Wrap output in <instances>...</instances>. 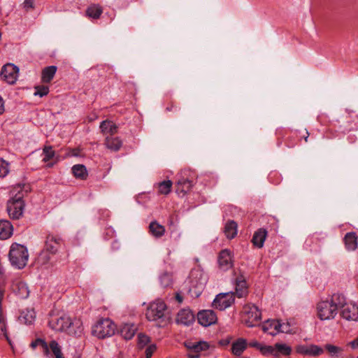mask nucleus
Instances as JSON below:
<instances>
[{
  "label": "nucleus",
  "mask_w": 358,
  "mask_h": 358,
  "mask_svg": "<svg viewBox=\"0 0 358 358\" xmlns=\"http://www.w3.org/2000/svg\"><path fill=\"white\" fill-rule=\"evenodd\" d=\"M343 299V295L334 294L330 301H322L317 304V315L322 320H331L337 315L341 301Z\"/></svg>",
  "instance_id": "obj_1"
},
{
  "label": "nucleus",
  "mask_w": 358,
  "mask_h": 358,
  "mask_svg": "<svg viewBox=\"0 0 358 358\" xmlns=\"http://www.w3.org/2000/svg\"><path fill=\"white\" fill-rule=\"evenodd\" d=\"M8 259L10 264L18 269H22L27 264L29 252L26 246L14 243L10 245Z\"/></svg>",
  "instance_id": "obj_2"
},
{
  "label": "nucleus",
  "mask_w": 358,
  "mask_h": 358,
  "mask_svg": "<svg viewBox=\"0 0 358 358\" xmlns=\"http://www.w3.org/2000/svg\"><path fill=\"white\" fill-rule=\"evenodd\" d=\"M15 192H17L8 201L7 212L11 219L18 220L22 216L24 208V194L20 187L15 188L12 194Z\"/></svg>",
  "instance_id": "obj_3"
},
{
  "label": "nucleus",
  "mask_w": 358,
  "mask_h": 358,
  "mask_svg": "<svg viewBox=\"0 0 358 358\" xmlns=\"http://www.w3.org/2000/svg\"><path fill=\"white\" fill-rule=\"evenodd\" d=\"M116 329V325L109 318L99 320L92 327V333L99 338L112 336Z\"/></svg>",
  "instance_id": "obj_4"
},
{
  "label": "nucleus",
  "mask_w": 358,
  "mask_h": 358,
  "mask_svg": "<svg viewBox=\"0 0 358 358\" xmlns=\"http://www.w3.org/2000/svg\"><path fill=\"white\" fill-rule=\"evenodd\" d=\"M262 318V313L257 306L254 304H248L243 309V322L249 327L257 325Z\"/></svg>",
  "instance_id": "obj_5"
},
{
  "label": "nucleus",
  "mask_w": 358,
  "mask_h": 358,
  "mask_svg": "<svg viewBox=\"0 0 358 358\" xmlns=\"http://www.w3.org/2000/svg\"><path fill=\"white\" fill-rule=\"evenodd\" d=\"M166 306L164 301H157L152 303L147 309L146 317L150 321H157L164 316Z\"/></svg>",
  "instance_id": "obj_6"
},
{
  "label": "nucleus",
  "mask_w": 358,
  "mask_h": 358,
  "mask_svg": "<svg viewBox=\"0 0 358 358\" xmlns=\"http://www.w3.org/2000/svg\"><path fill=\"white\" fill-rule=\"evenodd\" d=\"M191 286L189 292L199 297L204 288L205 280L202 278V273L199 271H192L189 275Z\"/></svg>",
  "instance_id": "obj_7"
},
{
  "label": "nucleus",
  "mask_w": 358,
  "mask_h": 358,
  "mask_svg": "<svg viewBox=\"0 0 358 358\" xmlns=\"http://www.w3.org/2000/svg\"><path fill=\"white\" fill-rule=\"evenodd\" d=\"M341 303L339 308L341 309V316L348 321H357L358 320V306L352 303H345L344 296Z\"/></svg>",
  "instance_id": "obj_8"
},
{
  "label": "nucleus",
  "mask_w": 358,
  "mask_h": 358,
  "mask_svg": "<svg viewBox=\"0 0 358 358\" xmlns=\"http://www.w3.org/2000/svg\"><path fill=\"white\" fill-rule=\"evenodd\" d=\"M234 302L233 292L220 293L213 301V306L220 310H224L230 307Z\"/></svg>",
  "instance_id": "obj_9"
},
{
  "label": "nucleus",
  "mask_w": 358,
  "mask_h": 358,
  "mask_svg": "<svg viewBox=\"0 0 358 358\" xmlns=\"http://www.w3.org/2000/svg\"><path fill=\"white\" fill-rule=\"evenodd\" d=\"M70 318L69 315L65 314L53 316L48 322L49 327L56 331L65 332L68 324H70Z\"/></svg>",
  "instance_id": "obj_10"
},
{
  "label": "nucleus",
  "mask_w": 358,
  "mask_h": 358,
  "mask_svg": "<svg viewBox=\"0 0 358 358\" xmlns=\"http://www.w3.org/2000/svg\"><path fill=\"white\" fill-rule=\"evenodd\" d=\"M19 69L13 64L4 65L1 71L2 78L8 84H14L17 80Z\"/></svg>",
  "instance_id": "obj_11"
},
{
  "label": "nucleus",
  "mask_w": 358,
  "mask_h": 358,
  "mask_svg": "<svg viewBox=\"0 0 358 358\" xmlns=\"http://www.w3.org/2000/svg\"><path fill=\"white\" fill-rule=\"evenodd\" d=\"M63 244L62 238L54 234H48L45 242L44 250L51 255H55Z\"/></svg>",
  "instance_id": "obj_12"
},
{
  "label": "nucleus",
  "mask_w": 358,
  "mask_h": 358,
  "mask_svg": "<svg viewBox=\"0 0 358 358\" xmlns=\"http://www.w3.org/2000/svg\"><path fill=\"white\" fill-rule=\"evenodd\" d=\"M296 352L302 355L317 357L324 353V350L322 347L314 344L299 345L296 348Z\"/></svg>",
  "instance_id": "obj_13"
},
{
  "label": "nucleus",
  "mask_w": 358,
  "mask_h": 358,
  "mask_svg": "<svg viewBox=\"0 0 358 358\" xmlns=\"http://www.w3.org/2000/svg\"><path fill=\"white\" fill-rule=\"evenodd\" d=\"M13 292L20 299H27L29 295L27 285L20 279H15L11 285Z\"/></svg>",
  "instance_id": "obj_14"
},
{
  "label": "nucleus",
  "mask_w": 358,
  "mask_h": 358,
  "mask_svg": "<svg viewBox=\"0 0 358 358\" xmlns=\"http://www.w3.org/2000/svg\"><path fill=\"white\" fill-rule=\"evenodd\" d=\"M197 320L203 327H209L216 322L217 318L215 313L211 310H203L199 312Z\"/></svg>",
  "instance_id": "obj_15"
},
{
  "label": "nucleus",
  "mask_w": 358,
  "mask_h": 358,
  "mask_svg": "<svg viewBox=\"0 0 358 358\" xmlns=\"http://www.w3.org/2000/svg\"><path fill=\"white\" fill-rule=\"evenodd\" d=\"M70 324H68L65 332L76 337H80L83 334V324L80 318H70Z\"/></svg>",
  "instance_id": "obj_16"
},
{
  "label": "nucleus",
  "mask_w": 358,
  "mask_h": 358,
  "mask_svg": "<svg viewBox=\"0 0 358 358\" xmlns=\"http://www.w3.org/2000/svg\"><path fill=\"white\" fill-rule=\"evenodd\" d=\"M218 265L221 270L227 271L233 266L231 253L230 250H222L218 255Z\"/></svg>",
  "instance_id": "obj_17"
},
{
  "label": "nucleus",
  "mask_w": 358,
  "mask_h": 358,
  "mask_svg": "<svg viewBox=\"0 0 358 358\" xmlns=\"http://www.w3.org/2000/svg\"><path fill=\"white\" fill-rule=\"evenodd\" d=\"M3 291L0 289V338H4L11 345V341L7 333V325L6 315L2 310L1 301L3 299Z\"/></svg>",
  "instance_id": "obj_18"
},
{
  "label": "nucleus",
  "mask_w": 358,
  "mask_h": 358,
  "mask_svg": "<svg viewBox=\"0 0 358 358\" xmlns=\"http://www.w3.org/2000/svg\"><path fill=\"white\" fill-rule=\"evenodd\" d=\"M195 320L194 315L189 309H182L177 315L176 322L185 326H189Z\"/></svg>",
  "instance_id": "obj_19"
},
{
  "label": "nucleus",
  "mask_w": 358,
  "mask_h": 358,
  "mask_svg": "<svg viewBox=\"0 0 358 358\" xmlns=\"http://www.w3.org/2000/svg\"><path fill=\"white\" fill-rule=\"evenodd\" d=\"M262 330L271 336L281 332L280 322L276 320H268L262 324Z\"/></svg>",
  "instance_id": "obj_20"
},
{
  "label": "nucleus",
  "mask_w": 358,
  "mask_h": 358,
  "mask_svg": "<svg viewBox=\"0 0 358 358\" xmlns=\"http://www.w3.org/2000/svg\"><path fill=\"white\" fill-rule=\"evenodd\" d=\"M267 231L265 229L260 228L254 233L251 241L255 247L262 248L264 246Z\"/></svg>",
  "instance_id": "obj_21"
},
{
  "label": "nucleus",
  "mask_w": 358,
  "mask_h": 358,
  "mask_svg": "<svg viewBox=\"0 0 358 358\" xmlns=\"http://www.w3.org/2000/svg\"><path fill=\"white\" fill-rule=\"evenodd\" d=\"M13 232V227L11 223L6 220H0V239L6 240L9 238Z\"/></svg>",
  "instance_id": "obj_22"
},
{
  "label": "nucleus",
  "mask_w": 358,
  "mask_h": 358,
  "mask_svg": "<svg viewBox=\"0 0 358 358\" xmlns=\"http://www.w3.org/2000/svg\"><path fill=\"white\" fill-rule=\"evenodd\" d=\"M100 129L105 136H113L117 132V125L111 121L104 120L101 122Z\"/></svg>",
  "instance_id": "obj_23"
},
{
  "label": "nucleus",
  "mask_w": 358,
  "mask_h": 358,
  "mask_svg": "<svg viewBox=\"0 0 358 358\" xmlns=\"http://www.w3.org/2000/svg\"><path fill=\"white\" fill-rule=\"evenodd\" d=\"M358 236L355 232H348L345 235L344 243L349 251H354L357 248Z\"/></svg>",
  "instance_id": "obj_24"
},
{
  "label": "nucleus",
  "mask_w": 358,
  "mask_h": 358,
  "mask_svg": "<svg viewBox=\"0 0 358 358\" xmlns=\"http://www.w3.org/2000/svg\"><path fill=\"white\" fill-rule=\"evenodd\" d=\"M104 145L113 152L118 151L122 145V141L119 137L106 136Z\"/></svg>",
  "instance_id": "obj_25"
},
{
  "label": "nucleus",
  "mask_w": 358,
  "mask_h": 358,
  "mask_svg": "<svg viewBox=\"0 0 358 358\" xmlns=\"http://www.w3.org/2000/svg\"><path fill=\"white\" fill-rule=\"evenodd\" d=\"M137 328L134 324L126 323L122 325L120 334L125 340L131 339L136 334Z\"/></svg>",
  "instance_id": "obj_26"
},
{
  "label": "nucleus",
  "mask_w": 358,
  "mask_h": 358,
  "mask_svg": "<svg viewBox=\"0 0 358 358\" xmlns=\"http://www.w3.org/2000/svg\"><path fill=\"white\" fill-rule=\"evenodd\" d=\"M36 318V313L33 309H26L20 313L18 317L21 323L25 324H31L34 323Z\"/></svg>",
  "instance_id": "obj_27"
},
{
  "label": "nucleus",
  "mask_w": 358,
  "mask_h": 358,
  "mask_svg": "<svg viewBox=\"0 0 358 358\" xmlns=\"http://www.w3.org/2000/svg\"><path fill=\"white\" fill-rule=\"evenodd\" d=\"M57 69L56 66H49L44 68L41 73L42 82L45 83H50L53 79Z\"/></svg>",
  "instance_id": "obj_28"
},
{
  "label": "nucleus",
  "mask_w": 358,
  "mask_h": 358,
  "mask_svg": "<svg viewBox=\"0 0 358 358\" xmlns=\"http://www.w3.org/2000/svg\"><path fill=\"white\" fill-rule=\"evenodd\" d=\"M192 187V182L191 180L185 178L180 179L176 182V192L184 195L191 189Z\"/></svg>",
  "instance_id": "obj_29"
},
{
  "label": "nucleus",
  "mask_w": 358,
  "mask_h": 358,
  "mask_svg": "<svg viewBox=\"0 0 358 358\" xmlns=\"http://www.w3.org/2000/svg\"><path fill=\"white\" fill-rule=\"evenodd\" d=\"M247 348V341L244 338H238L232 343L231 351L236 356H240Z\"/></svg>",
  "instance_id": "obj_30"
},
{
  "label": "nucleus",
  "mask_w": 358,
  "mask_h": 358,
  "mask_svg": "<svg viewBox=\"0 0 358 358\" xmlns=\"http://www.w3.org/2000/svg\"><path fill=\"white\" fill-rule=\"evenodd\" d=\"M236 294L238 298L245 296L248 294V287L245 280L242 278H238L236 280Z\"/></svg>",
  "instance_id": "obj_31"
},
{
  "label": "nucleus",
  "mask_w": 358,
  "mask_h": 358,
  "mask_svg": "<svg viewBox=\"0 0 358 358\" xmlns=\"http://www.w3.org/2000/svg\"><path fill=\"white\" fill-rule=\"evenodd\" d=\"M149 229L150 234L156 238H160L165 234L164 227L159 224L156 221L150 222Z\"/></svg>",
  "instance_id": "obj_32"
},
{
  "label": "nucleus",
  "mask_w": 358,
  "mask_h": 358,
  "mask_svg": "<svg viewBox=\"0 0 358 358\" xmlns=\"http://www.w3.org/2000/svg\"><path fill=\"white\" fill-rule=\"evenodd\" d=\"M72 173L75 178L85 180L88 176L86 167L83 164H76L72 167Z\"/></svg>",
  "instance_id": "obj_33"
},
{
  "label": "nucleus",
  "mask_w": 358,
  "mask_h": 358,
  "mask_svg": "<svg viewBox=\"0 0 358 358\" xmlns=\"http://www.w3.org/2000/svg\"><path fill=\"white\" fill-rule=\"evenodd\" d=\"M224 232L227 238H234L237 234V224L234 221L227 222Z\"/></svg>",
  "instance_id": "obj_34"
},
{
  "label": "nucleus",
  "mask_w": 358,
  "mask_h": 358,
  "mask_svg": "<svg viewBox=\"0 0 358 358\" xmlns=\"http://www.w3.org/2000/svg\"><path fill=\"white\" fill-rule=\"evenodd\" d=\"M50 255L51 254L49 252V251H47L43 249L40 252V254L38 257V259H37L38 263L40 265L44 266L45 267H48L49 265L52 266L53 264L50 262V259H51Z\"/></svg>",
  "instance_id": "obj_35"
},
{
  "label": "nucleus",
  "mask_w": 358,
  "mask_h": 358,
  "mask_svg": "<svg viewBox=\"0 0 358 358\" xmlns=\"http://www.w3.org/2000/svg\"><path fill=\"white\" fill-rule=\"evenodd\" d=\"M102 12L101 7L97 4L91 5L86 10L87 15L94 19L99 18Z\"/></svg>",
  "instance_id": "obj_36"
},
{
  "label": "nucleus",
  "mask_w": 358,
  "mask_h": 358,
  "mask_svg": "<svg viewBox=\"0 0 358 358\" xmlns=\"http://www.w3.org/2000/svg\"><path fill=\"white\" fill-rule=\"evenodd\" d=\"M172 182L170 180H164L158 184V192L162 194H168L172 187Z\"/></svg>",
  "instance_id": "obj_37"
},
{
  "label": "nucleus",
  "mask_w": 358,
  "mask_h": 358,
  "mask_svg": "<svg viewBox=\"0 0 358 358\" xmlns=\"http://www.w3.org/2000/svg\"><path fill=\"white\" fill-rule=\"evenodd\" d=\"M30 346L33 349L36 348L37 346H40L42 348L44 355H49L50 352H49L48 345L43 339H41V338L36 339L34 341L31 343Z\"/></svg>",
  "instance_id": "obj_38"
},
{
  "label": "nucleus",
  "mask_w": 358,
  "mask_h": 358,
  "mask_svg": "<svg viewBox=\"0 0 358 358\" xmlns=\"http://www.w3.org/2000/svg\"><path fill=\"white\" fill-rule=\"evenodd\" d=\"M159 282L163 287H169L173 285V277L169 273L165 272L159 276Z\"/></svg>",
  "instance_id": "obj_39"
},
{
  "label": "nucleus",
  "mask_w": 358,
  "mask_h": 358,
  "mask_svg": "<svg viewBox=\"0 0 358 358\" xmlns=\"http://www.w3.org/2000/svg\"><path fill=\"white\" fill-rule=\"evenodd\" d=\"M48 348L51 350L55 358H64L63 357L61 348L56 341H52L48 345Z\"/></svg>",
  "instance_id": "obj_40"
},
{
  "label": "nucleus",
  "mask_w": 358,
  "mask_h": 358,
  "mask_svg": "<svg viewBox=\"0 0 358 358\" xmlns=\"http://www.w3.org/2000/svg\"><path fill=\"white\" fill-rule=\"evenodd\" d=\"M294 321L292 319L287 320L286 322H280V331L281 333L285 334H293L295 331L292 328V326L294 324Z\"/></svg>",
  "instance_id": "obj_41"
},
{
  "label": "nucleus",
  "mask_w": 358,
  "mask_h": 358,
  "mask_svg": "<svg viewBox=\"0 0 358 358\" xmlns=\"http://www.w3.org/2000/svg\"><path fill=\"white\" fill-rule=\"evenodd\" d=\"M292 352V349L289 346L286 344L282 343H276L275 344V352L276 355L278 353L282 354L283 355H289Z\"/></svg>",
  "instance_id": "obj_42"
},
{
  "label": "nucleus",
  "mask_w": 358,
  "mask_h": 358,
  "mask_svg": "<svg viewBox=\"0 0 358 358\" xmlns=\"http://www.w3.org/2000/svg\"><path fill=\"white\" fill-rule=\"evenodd\" d=\"M43 161L47 162L55 157V153L52 146H45L43 150Z\"/></svg>",
  "instance_id": "obj_43"
},
{
  "label": "nucleus",
  "mask_w": 358,
  "mask_h": 358,
  "mask_svg": "<svg viewBox=\"0 0 358 358\" xmlns=\"http://www.w3.org/2000/svg\"><path fill=\"white\" fill-rule=\"evenodd\" d=\"M324 348L328 351L331 357H338V355L343 352V349L341 348L331 344H326Z\"/></svg>",
  "instance_id": "obj_44"
},
{
  "label": "nucleus",
  "mask_w": 358,
  "mask_h": 358,
  "mask_svg": "<svg viewBox=\"0 0 358 358\" xmlns=\"http://www.w3.org/2000/svg\"><path fill=\"white\" fill-rule=\"evenodd\" d=\"M150 337L143 334H140L138 335V347L140 349L143 348L147 344L150 343Z\"/></svg>",
  "instance_id": "obj_45"
},
{
  "label": "nucleus",
  "mask_w": 358,
  "mask_h": 358,
  "mask_svg": "<svg viewBox=\"0 0 358 358\" xmlns=\"http://www.w3.org/2000/svg\"><path fill=\"white\" fill-rule=\"evenodd\" d=\"M9 172V164L5 160L0 159V178H3Z\"/></svg>",
  "instance_id": "obj_46"
},
{
  "label": "nucleus",
  "mask_w": 358,
  "mask_h": 358,
  "mask_svg": "<svg viewBox=\"0 0 358 358\" xmlns=\"http://www.w3.org/2000/svg\"><path fill=\"white\" fill-rule=\"evenodd\" d=\"M49 92V87L45 85H39L35 87V96H38L40 97H43L47 95Z\"/></svg>",
  "instance_id": "obj_47"
},
{
  "label": "nucleus",
  "mask_w": 358,
  "mask_h": 358,
  "mask_svg": "<svg viewBox=\"0 0 358 358\" xmlns=\"http://www.w3.org/2000/svg\"><path fill=\"white\" fill-rule=\"evenodd\" d=\"M194 351L199 352L201 351L206 350L209 348V344L205 341H199L194 343Z\"/></svg>",
  "instance_id": "obj_48"
},
{
  "label": "nucleus",
  "mask_w": 358,
  "mask_h": 358,
  "mask_svg": "<svg viewBox=\"0 0 358 358\" xmlns=\"http://www.w3.org/2000/svg\"><path fill=\"white\" fill-rule=\"evenodd\" d=\"M260 350L264 355H276L275 352V345L274 346L271 345H265L264 347L260 348Z\"/></svg>",
  "instance_id": "obj_49"
},
{
  "label": "nucleus",
  "mask_w": 358,
  "mask_h": 358,
  "mask_svg": "<svg viewBox=\"0 0 358 358\" xmlns=\"http://www.w3.org/2000/svg\"><path fill=\"white\" fill-rule=\"evenodd\" d=\"M157 350V346L155 344H151L147 347L145 349V358H151L153 353Z\"/></svg>",
  "instance_id": "obj_50"
},
{
  "label": "nucleus",
  "mask_w": 358,
  "mask_h": 358,
  "mask_svg": "<svg viewBox=\"0 0 358 358\" xmlns=\"http://www.w3.org/2000/svg\"><path fill=\"white\" fill-rule=\"evenodd\" d=\"M23 6L26 10L34 8V0H24Z\"/></svg>",
  "instance_id": "obj_51"
},
{
  "label": "nucleus",
  "mask_w": 358,
  "mask_h": 358,
  "mask_svg": "<svg viewBox=\"0 0 358 358\" xmlns=\"http://www.w3.org/2000/svg\"><path fill=\"white\" fill-rule=\"evenodd\" d=\"M350 124H353V125L351 127H344L343 128H342V127H341V132H343V134H346L348 132H350L351 131L357 129V126H356L355 123L351 122Z\"/></svg>",
  "instance_id": "obj_52"
},
{
  "label": "nucleus",
  "mask_w": 358,
  "mask_h": 358,
  "mask_svg": "<svg viewBox=\"0 0 358 358\" xmlns=\"http://www.w3.org/2000/svg\"><path fill=\"white\" fill-rule=\"evenodd\" d=\"M80 150L79 148H73L69 151V155L73 157H78L80 155Z\"/></svg>",
  "instance_id": "obj_53"
},
{
  "label": "nucleus",
  "mask_w": 358,
  "mask_h": 358,
  "mask_svg": "<svg viewBox=\"0 0 358 358\" xmlns=\"http://www.w3.org/2000/svg\"><path fill=\"white\" fill-rule=\"evenodd\" d=\"M349 345L353 348V349H358V337L352 341Z\"/></svg>",
  "instance_id": "obj_54"
},
{
  "label": "nucleus",
  "mask_w": 358,
  "mask_h": 358,
  "mask_svg": "<svg viewBox=\"0 0 358 358\" xmlns=\"http://www.w3.org/2000/svg\"><path fill=\"white\" fill-rule=\"evenodd\" d=\"M4 101L3 98L0 96V115L4 112Z\"/></svg>",
  "instance_id": "obj_55"
},
{
  "label": "nucleus",
  "mask_w": 358,
  "mask_h": 358,
  "mask_svg": "<svg viewBox=\"0 0 358 358\" xmlns=\"http://www.w3.org/2000/svg\"><path fill=\"white\" fill-rule=\"evenodd\" d=\"M185 346L188 348V349H192V350H194V343H185Z\"/></svg>",
  "instance_id": "obj_56"
},
{
  "label": "nucleus",
  "mask_w": 358,
  "mask_h": 358,
  "mask_svg": "<svg viewBox=\"0 0 358 358\" xmlns=\"http://www.w3.org/2000/svg\"><path fill=\"white\" fill-rule=\"evenodd\" d=\"M305 133H306V135L303 136V138H304L305 141L308 142V136H309V133L308 132V131L306 129H305Z\"/></svg>",
  "instance_id": "obj_57"
},
{
  "label": "nucleus",
  "mask_w": 358,
  "mask_h": 358,
  "mask_svg": "<svg viewBox=\"0 0 358 358\" xmlns=\"http://www.w3.org/2000/svg\"><path fill=\"white\" fill-rule=\"evenodd\" d=\"M250 345L253 347H257L259 345V343L257 342H255L251 343Z\"/></svg>",
  "instance_id": "obj_58"
},
{
  "label": "nucleus",
  "mask_w": 358,
  "mask_h": 358,
  "mask_svg": "<svg viewBox=\"0 0 358 358\" xmlns=\"http://www.w3.org/2000/svg\"><path fill=\"white\" fill-rule=\"evenodd\" d=\"M176 299H177V300H178L179 302H181V301H182V297H181V296H180L179 295H177Z\"/></svg>",
  "instance_id": "obj_59"
},
{
  "label": "nucleus",
  "mask_w": 358,
  "mask_h": 358,
  "mask_svg": "<svg viewBox=\"0 0 358 358\" xmlns=\"http://www.w3.org/2000/svg\"><path fill=\"white\" fill-rule=\"evenodd\" d=\"M188 357L189 358H196L197 357V356H194V355H189Z\"/></svg>",
  "instance_id": "obj_60"
},
{
  "label": "nucleus",
  "mask_w": 358,
  "mask_h": 358,
  "mask_svg": "<svg viewBox=\"0 0 358 358\" xmlns=\"http://www.w3.org/2000/svg\"><path fill=\"white\" fill-rule=\"evenodd\" d=\"M52 165H53V164H48V166L51 167V166H52Z\"/></svg>",
  "instance_id": "obj_61"
},
{
  "label": "nucleus",
  "mask_w": 358,
  "mask_h": 358,
  "mask_svg": "<svg viewBox=\"0 0 358 358\" xmlns=\"http://www.w3.org/2000/svg\"><path fill=\"white\" fill-rule=\"evenodd\" d=\"M357 358H358V356H357Z\"/></svg>",
  "instance_id": "obj_62"
}]
</instances>
